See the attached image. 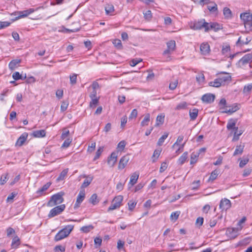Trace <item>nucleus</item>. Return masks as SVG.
Returning a JSON list of instances; mask_svg holds the SVG:
<instances>
[{"instance_id":"nucleus-1","label":"nucleus","mask_w":252,"mask_h":252,"mask_svg":"<svg viewBox=\"0 0 252 252\" xmlns=\"http://www.w3.org/2000/svg\"><path fill=\"white\" fill-rule=\"evenodd\" d=\"M74 228L73 225H67L61 230L55 236V241H60L69 235Z\"/></svg>"},{"instance_id":"nucleus-2","label":"nucleus","mask_w":252,"mask_h":252,"mask_svg":"<svg viewBox=\"0 0 252 252\" xmlns=\"http://www.w3.org/2000/svg\"><path fill=\"white\" fill-rule=\"evenodd\" d=\"M64 193L60 192L53 195L49 202L50 206H54L62 203L63 201V196Z\"/></svg>"},{"instance_id":"nucleus-3","label":"nucleus","mask_w":252,"mask_h":252,"mask_svg":"<svg viewBox=\"0 0 252 252\" xmlns=\"http://www.w3.org/2000/svg\"><path fill=\"white\" fill-rule=\"evenodd\" d=\"M123 200L122 195L116 196L113 200L111 205L108 208V211H111L119 208L122 205V202Z\"/></svg>"},{"instance_id":"nucleus-4","label":"nucleus","mask_w":252,"mask_h":252,"mask_svg":"<svg viewBox=\"0 0 252 252\" xmlns=\"http://www.w3.org/2000/svg\"><path fill=\"white\" fill-rule=\"evenodd\" d=\"M208 23L205 22L204 19L200 21L195 22L193 25L190 26V28L193 30H200L202 28L205 29L206 32H208Z\"/></svg>"},{"instance_id":"nucleus-5","label":"nucleus","mask_w":252,"mask_h":252,"mask_svg":"<svg viewBox=\"0 0 252 252\" xmlns=\"http://www.w3.org/2000/svg\"><path fill=\"white\" fill-rule=\"evenodd\" d=\"M252 60V54L249 53L243 56L237 63L239 67L243 68Z\"/></svg>"},{"instance_id":"nucleus-6","label":"nucleus","mask_w":252,"mask_h":252,"mask_svg":"<svg viewBox=\"0 0 252 252\" xmlns=\"http://www.w3.org/2000/svg\"><path fill=\"white\" fill-rule=\"evenodd\" d=\"M65 208V206L64 204H62L54 207L50 210L48 216V217L51 218L60 214L64 211Z\"/></svg>"},{"instance_id":"nucleus-7","label":"nucleus","mask_w":252,"mask_h":252,"mask_svg":"<svg viewBox=\"0 0 252 252\" xmlns=\"http://www.w3.org/2000/svg\"><path fill=\"white\" fill-rule=\"evenodd\" d=\"M167 49L164 51L163 55L170 57V55L174 51L176 47V42L174 40H170L167 42Z\"/></svg>"},{"instance_id":"nucleus-8","label":"nucleus","mask_w":252,"mask_h":252,"mask_svg":"<svg viewBox=\"0 0 252 252\" xmlns=\"http://www.w3.org/2000/svg\"><path fill=\"white\" fill-rule=\"evenodd\" d=\"M242 230V227L229 228L226 230V234L231 238L234 239L237 236L238 232Z\"/></svg>"},{"instance_id":"nucleus-9","label":"nucleus","mask_w":252,"mask_h":252,"mask_svg":"<svg viewBox=\"0 0 252 252\" xmlns=\"http://www.w3.org/2000/svg\"><path fill=\"white\" fill-rule=\"evenodd\" d=\"M118 152H112L111 155L108 157L107 160V163L110 167H113L114 166L117 161Z\"/></svg>"},{"instance_id":"nucleus-10","label":"nucleus","mask_w":252,"mask_h":252,"mask_svg":"<svg viewBox=\"0 0 252 252\" xmlns=\"http://www.w3.org/2000/svg\"><path fill=\"white\" fill-rule=\"evenodd\" d=\"M85 197V190L81 189L80 191V192L77 196L76 202L74 206V209H77L80 206V204L83 202Z\"/></svg>"},{"instance_id":"nucleus-11","label":"nucleus","mask_w":252,"mask_h":252,"mask_svg":"<svg viewBox=\"0 0 252 252\" xmlns=\"http://www.w3.org/2000/svg\"><path fill=\"white\" fill-rule=\"evenodd\" d=\"M243 20L245 28L249 31H252V17H240Z\"/></svg>"},{"instance_id":"nucleus-12","label":"nucleus","mask_w":252,"mask_h":252,"mask_svg":"<svg viewBox=\"0 0 252 252\" xmlns=\"http://www.w3.org/2000/svg\"><path fill=\"white\" fill-rule=\"evenodd\" d=\"M231 203L230 201L226 198L222 199L220 203V208L222 210H227L230 208Z\"/></svg>"},{"instance_id":"nucleus-13","label":"nucleus","mask_w":252,"mask_h":252,"mask_svg":"<svg viewBox=\"0 0 252 252\" xmlns=\"http://www.w3.org/2000/svg\"><path fill=\"white\" fill-rule=\"evenodd\" d=\"M215 95L212 94H206L202 95L201 100L206 103H211L214 102Z\"/></svg>"},{"instance_id":"nucleus-14","label":"nucleus","mask_w":252,"mask_h":252,"mask_svg":"<svg viewBox=\"0 0 252 252\" xmlns=\"http://www.w3.org/2000/svg\"><path fill=\"white\" fill-rule=\"evenodd\" d=\"M223 75H220L218 77L223 86L225 85L227 83L230 82L231 80V77L228 73L224 72Z\"/></svg>"},{"instance_id":"nucleus-15","label":"nucleus","mask_w":252,"mask_h":252,"mask_svg":"<svg viewBox=\"0 0 252 252\" xmlns=\"http://www.w3.org/2000/svg\"><path fill=\"white\" fill-rule=\"evenodd\" d=\"M129 160V157L128 155H126L122 157L119 163L118 169L119 170H122L125 168V167L127 164Z\"/></svg>"},{"instance_id":"nucleus-16","label":"nucleus","mask_w":252,"mask_h":252,"mask_svg":"<svg viewBox=\"0 0 252 252\" xmlns=\"http://www.w3.org/2000/svg\"><path fill=\"white\" fill-rule=\"evenodd\" d=\"M34 11L33 8H30L28 10L20 11H16L13 12L11 15H14V16H28L31 14H32Z\"/></svg>"},{"instance_id":"nucleus-17","label":"nucleus","mask_w":252,"mask_h":252,"mask_svg":"<svg viewBox=\"0 0 252 252\" xmlns=\"http://www.w3.org/2000/svg\"><path fill=\"white\" fill-rule=\"evenodd\" d=\"M22 17H16L14 19H12L10 21H0V30L4 29L8 26H9L13 22L19 19L20 18Z\"/></svg>"},{"instance_id":"nucleus-18","label":"nucleus","mask_w":252,"mask_h":252,"mask_svg":"<svg viewBox=\"0 0 252 252\" xmlns=\"http://www.w3.org/2000/svg\"><path fill=\"white\" fill-rule=\"evenodd\" d=\"M28 134L27 132H24L18 138L17 140L16 145L19 146H22L26 141Z\"/></svg>"},{"instance_id":"nucleus-19","label":"nucleus","mask_w":252,"mask_h":252,"mask_svg":"<svg viewBox=\"0 0 252 252\" xmlns=\"http://www.w3.org/2000/svg\"><path fill=\"white\" fill-rule=\"evenodd\" d=\"M21 62L20 59H15L12 60L8 64V67L10 70H13L18 66V64Z\"/></svg>"},{"instance_id":"nucleus-20","label":"nucleus","mask_w":252,"mask_h":252,"mask_svg":"<svg viewBox=\"0 0 252 252\" xmlns=\"http://www.w3.org/2000/svg\"><path fill=\"white\" fill-rule=\"evenodd\" d=\"M200 51L203 55H207L210 52V46L208 43H202L200 47Z\"/></svg>"},{"instance_id":"nucleus-21","label":"nucleus","mask_w":252,"mask_h":252,"mask_svg":"<svg viewBox=\"0 0 252 252\" xmlns=\"http://www.w3.org/2000/svg\"><path fill=\"white\" fill-rule=\"evenodd\" d=\"M139 177V174L136 172L131 175L130 178V181L128 183L129 188L132 187L136 182Z\"/></svg>"},{"instance_id":"nucleus-22","label":"nucleus","mask_w":252,"mask_h":252,"mask_svg":"<svg viewBox=\"0 0 252 252\" xmlns=\"http://www.w3.org/2000/svg\"><path fill=\"white\" fill-rule=\"evenodd\" d=\"M208 31L211 30L217 31L221 29V25L217 23H208Z\"/></svg>"},{"instance_id":"nucleus-23","label":"nucleus","mask_w":252,"mask_h":252,"mask_svg":"<svg viewBox=\"0 0 252 252\" xmlns=\"http://www.w3.org/2000/svg\"><path fill=\"white\" fill-rule=\"evenodd\" d=\"M236 124V120H230L227 124V128L229 130L233 129L235 130H238V127H235V125Z\"/></svg>"},{"instance_id":"nucleus-24","label":"nucleus","mask_w":252,"mask_h":252,"mask_svg":"<svg viewBox=\"0 0 252 252\" xmlns=\"http://www.w3.org/2000/svg\"><path fill=\"white\" fill-rule=\"evenodd\" d=\"M51 185V183L50 182L47 183L41 189L36 191V194L39 196L42 195L43 192L50 187Z\"/></svg>"},{"instance_id":"nucleus-25","label":"nucleus","mask_w":252,"mask_h":252,"mask_svg":"<svg viewBox=\"0 0 252 252\" xmlns=\"http://www.w3.org/2000/svg\"><path fill=\"white\" fill-rule=\"evenodd\" d=\"M32 135L35 137H43L46 135V131L44 129L35 130L33 132Z\"/></svg>"},{"instance_id":"nucleus-26","label":"nucleus","mask_w":252,"mask_h":252,"mask_svg":"<svg viewBox=\"0 0 252 252\" xmlns=\"http://www.w3.org/2000/svg\"><path fill=\"white\" fill-rule=\"evenodd\" d=\"M20 245V240L17 236L13 237L11 246L12 248L16 249Z\"/></svg>"},{"instance_id":"nucleus-27","label":"nucleus","mask_w":252,"mask_h":252,"mask_svg":"<svg viewBox=\"0 0 252 252\" xmlns=\"http://www.w3.org/2000/svg\"><path fill=\"white\" fill-rule=\"evenodd\" d=\"M188 158V153L187 152H184L182 155L179 158L178 160V163L180 165L183 164Z\"/></svg>"},{"instance_id":"nucleus-28","label":"nucleus","mask_w":252,"mask_h":252,"mask_svg":"<svg viewBox=\"0 0 252 252\" xmlns=\"http://www.w3.org/2000/svg\"><path fill=\"white\" fill-rule=\"evenodd\" d=\"M165 115L164 114H160L158 115L156 118V126H158L162 125L164 121Z\"/></svg>"},{"instance_id":"nucleus-29","label":"nucleus","mask_w":252,"mask_h":252,"mask_svg":"<svg viewBox=\"0 0 252 252\" xmlns=\"http://www.w3.org/2000/svg\"><path fill=\"white\" fill-rule=\"evenodd\" d=\"M245 145L244 144H240L236 146V149L233 153V156H235L237 155H241L242 154Z\"/></svg>"},{"instance_id":"nucleus-30","label":"nucleus","mask_w":252,"mask_h":252,"mask_svg":"<svg viewBox=\"0 0 252 252\" xmlns=\"http://www.w3.org/2000/svg\"><path fill=\"white\" fill-rule=\"evenodd\" d=\"M68 171V168H66V169H64V170H63L62 171V172L60 174L59 177L57 178V180H56L57 181L60 182L61 181L63 180L64 179V178H65V177L66 176Z\"/></svg>"},{"instance_id":"nucleus-31","label":"nucleus","mask_w":252,"mask_h":252,"mask_svg":"<svg viewBox=\"0 0 252 252\" xmlns=\"http://www.w3.org/2000/svg\"><path fill=\"white\" fill-rule=\"evenodd\" d=\"M209 85L210 86L218 88L220 86H223L222 83H221L218 78L215 79L214 81H211L209 83Z\"/></svg>"},{"instance_id":"nucleus-32","label":"nucleus","mask_w":252,"mask_h":252,"mask_svg":"<svg viewBox=\"0 0 252 252\" xmlns=\"http://www.w3.org/2000/svg\"><path fill=\"white\" fill-rule=\"evenodd\" d=\"M150 121V114L149 113H147L145 115V117L144 119L141 123V126H148L149 125V123Z\"/></svg>"},{"instance_id":"nucleus-33","label":"nucleus","mask_w":252,"mask_h":252,"mask_svg":"<svg viewBox=\"0 0 252 252\" xmlns=\"http://www.w3.org/2000/svg\"><path fill=\"white\" fill-rule=\"evenodd\" d=\"M240 109L239 105L237 104H234L232 106H229V110H228L227 112H228V114H231Z\"/></svg>"},{"instance_id":"nucleus-34","label":"nucleus","mask_w":252,"mask_h":252,"mask_svg":"<svg viewBox=\"0 0 252 252\" xmlns=\"http://www.w3.org/2000/svg\"><path fill=\"white\" fill-rule=\"evenodd\" d=\"M198 113V110L196 108H194L192 110H190L189 113L190 119L192 120H194L197 117Z\"/></svg>"},{"instance_id":"nucleus-35","label":"nucleus","mask_w":252,"mask_h":252,"mask_svg":"<svg viewBox=\"0 0 252 252\" xmlns=\"http://www.w3.org/2000/svg\"><path fill=\"white\" fill-rule=\"evenodd\" d=\"M199 153H195V152H193L191 154L190 161V164H193L196 162V161L197 160V158L199 156Z\"/></svg>"},{"instance_id":"nucleus-36","label":"nucleus","mask_w":252,"mask_h":252,"mask_svg":"<svg viewBox=\"0 0 252 252\" xmlns=\"http://www.w3.org/2000/svg\"><path fill=\"white\" fill-rule=\"evenodd\" d=\"M12 77L15 80L19 79L25 80L26 78V74L25 75L24 78H23L22 75L19 72H15L12 74Z\"/></svg>"},{"instance_id":"nucleus-37","label":"nucleus","mask_w":252,"mask_h":252,"mask_svg":"<svg viewBox=\"0 0 252 252\" xmlns=\"http://www.w3.org/2000/svg\"><path fill=\"white\" fill-rule=\"evenodd\" d=\"M219 173V171L216 169L214 171H213L211 174V175L208 179V182H210V181H214V180H215L218 174Z\"/></svg>"},{"instance_id":"nucleus-38","label":"nucleus","mask_w":252,"mask_h":252,"mask_svg":"<svg viewBox=\"0 0 252 252\" xmlns=\"http://www.w3.org/2000/svg\"><path fill=\"white\" fill-rule=\"evenodd\" d=\"M105 10L106 14H109L114 11V8L112 4H107L105 7Z\"/></svg>"},{"instance_id":"nucleus-39","label":"nucleus","mask_w":252,"mask_h":252,"mask_svg":"<svg viewBox=\"0 0 252 252\" xmlns=\"http://www.w3.org/2000/svg\"><path fill=\"white\" fill-rule=\"evenodd\" d=\"M94 229V226L92 225H89L87 226H84L80 228V231L87 233L89 232L91 230Z\"/></svg>"},{"instance_id":"nucleus-40","label":"nucleus","mask_w":252,"mask_h":252,"mask_svg":"<svg viewBox=\"0 0 252 252\" xmlns=\"http://www.w3.org/2000/svg\"><path fill=\"white\" fill-rule=\"evenodd\" d=\"M91 101L90 102V106L92 108L95 107L98 103L99 98L97 97H90Z\"/></svg>"},{"instance_id":"nucleus-41","label":"nucleus","mask_w":252,"mask_h":252,"mask_svg":"<svg viewBox=\"0 0 252 252\" xmlns=\"http://www.w3.org/2000/svg\"><path fill=\"white\" fill-rule=\"evenodd\" d=\"M92 180H93L92 177H89V178L86 179L84 181V182L81 186V189H84V188L87 187L91 184Z\"/></svg>"},{"instance_id":"nucleus-42","label":"nucleus","mask_w":252,"mask_h":252,"mask_svg":"<svg viewBox=\"0 0 252 252\" xmlns=\"http://www.w3.org/2000/svg\"><path fill=\"white\" fill-rule=\"evenodd\" d=\"M142 61V60L140 58L133 59L129 62V64L131 66H135L137 64L141 63Z\"/></svg>"},{"instance_id":"nucleus-43","label":"nucleus","mask_w":252,"mask_h":252,"mask_svg":"<svg viewBox=\"0 0 252 252\" xmlns=\"http://www.w3.org/2000/svg\"><path fill=\"white\" fill-rule=\"evenodd\" d=\"M90 202L93 205H96L98 203L97 196L96 194H93L90 198Z\"/></svg>"},{"instance_id":"nucleus-44","label":"nucleus","mask_w":252,"mask_h":252,"mask_svg":"<svg viewBox=\"0 0 252 252\" xmlns=\"http://www.w3.org/2000/svg\"><path fill=\"white\" fill-rule=\"evenodd\" d=\"M113 43L114 46L119 49L122 48V44L121 41L119 39H115L113 40Z\"/></svg>"},{"instance_id":"nucleus-45","label":"nucleus","mask_w":252,"mask_h":252,"mask_svg":"<svg viewBox=\"0 0 252 252\" xmlns=\"http://www.w3.org/2000/svg\"><path fill=\"white\" fill-rule=\"evenodd\" d=\"M168 134L165 133L161 137H160L158 142V145L161 146L164 142L165 139L168 137Z\"/></svg>"},{"instance_id":"nucleus-46","label":"nucleus","mask_w":252,"mask_h":252,"mask_svg":"<svg viewBox=\"0 0 252 252\" xmlns=\"http://www.w3.org/2000/svg\"><path fill=\"white\" fill-rule=\"evenodd\" d=\"M187 103L186 102H182L179 103L175 108L176 110H179L181 109H184L187 107Z\"/></svg>"},{"instance_id":"nucleus-47","label":"nucleus","mask_w":252,"mask_h":252,"mask_svg":"<svg viewBox=\"0 0 252 252\" xmlns=\"http://www.w3.org/2000/svg\"><path fill=\"white\" fill-rule=\"evenodd\" d=\"M8 174H4L1 175L0 179V184L1 185H4L7 182Z\"/></svg>"},{"instance_id":"nucleus-48","label":"nucleus","mask_w":252,"mask_h":252,"mask_svg":"<svg viewBox=\"0 0 252 252\" xmlns=\"http://www.w3.org/2000/svg\"><path fill=\"white\" fill-rule=\"evenodd\" d=\"M252 89V83L245 85L243 89L244 93H249Z\"/></svg>"},{"instance_id":"nucleus-49","label":"nucleus","mask_w":252,"mask_h":252,"mask_svg":"<svg viewBox=\"0 0 252 252\" xmlns=\"http://www.w3.org/2000/svg\"><path fill=\"white\" fill-rule=\"evenodd\" d=\"M72 139L71 138H67L64 140L63 144L62 145V148H67L70 145L71 143Z\"/></svg>"},{"instance_id":"nucleus-50","label":"nucleus","mask_w":252,"mask_h":252,"mask_svg":"<svg viewBox=\"0 0 252 252\" xmlns=\"http://www.w3.org/2000/svg\"><path fill=\"white\" fill-rule=\"evenodd\" d=\"M243 131L242 130H240L239 132H237V130H235L232 140L234 141L238 140L239 138V136L243 133Z\"/></svg>"},{"instance_id":"nucleus-51","label":"nucleus","mask_w":252,"mask_h":252,"mask_svg":"<svg viewBox=\"0 0 252 252\" xmlns=\"http://www.w3.org/2000/svg\"><path fill=\"white\" fill-rule=\"evenodd\" d=\"M178 83V80H174L173 81L171 82L169 84V89L171 90H174L177 87V84Z\"/></svg>"},{"instance_id":"nucleus-52","label":"nucleus","mask_w":252,"mask_h":252,"mask_svg":"<svg viewBox=\"0 0 252 252\" xmlns=\"http://www.w3.org/2000/svg\"><path fill=\"white\" fill-rule=\"evenodd\" d=\"M230 46L228 45H226L225 46H222L221 52H222V54L225 55L226 56L227 55L226 54L229 53L230 52Z\"/></svg>"},{"instance_id":"nucleus-53","label":"nucleus","mask_w":252,"mask_h":252,"mask_svg":"<svg viewBox=\"0 0 252 252\" xmlns=\"http://www.w3.org/2000/svg\"><path fill=\"white\" fill-rule=\"evenodd\" d=\"M184 136L181 135L178 136L176 142L172 145V148H174L176 145H180V143L183 140Z\"/></svg>"},{"instance_id":"nucleus-54","label":"nucleus","mask_w":252,"mask_h":252,"mask_svg":"<svg viewBox=\"0 0 252 252\" xmlns=\"http://www.w3.org/2000/svg\"><path fill=\"white\" fill-rule=\"evenodd\" d=\"M137 110L136 109H134L133 110H132L129 116V119L132 120L133 119L136 118L137 116Z\"/></svg>"},{"instance_id":"nucleus-55","label":"nucleus","mask_w":252,"mask_h":252,"mask_svg":"<svg viewBox=\"0 0 252 252\" xmlns=\"http://www.w3.org/2000/svg\"><path fill=\"white\" fill-rule=\"evenodd\" d=\"M126 146V142L124 140H122L120 141L117 146V149L119 150L122 151L123 150V149L125 148Z\"/></svg>"},{"instance_id":"nucleus-56","label":"nucleus","mask_w":252,"mask_h":252,"mask_svg":"<svg viewBox=\"0 0 252 252\" xmlns=\"http://www.w3.org/2000/svg\"><path fill=\"white\" fill-rule=\"evenodd\" d=\"M136 203H137L136 202L132 200L129 201L128 203V209L130 211L133 210V209L135 207Z\"/></svg>"},{"instance_id":"nucleus-57","label":"nucleus","mask_w":252,"mask_h":252,"mask_svg":"<svg viewBox=\"0 0 252 252\" xmlns=\"http://www.w3.org/2000/svg\"><path fill=\"white\" fill-rule=\"evenodd\" d=\"M180 215V212H172L170 215V219L171 220H177Z\"/></svg>"},{"instance_id":"nucleus-58","label":"nucleus","mask_w":252,"mask_h":252,"mask_svg":"<svg viewBox=\"0 0 252 252\" xmlns=\"http://www.w3.org/2000/svg\"><path fill=\"white\" fill-rule=\"evenodd\" d=\"M68 106V102L67 101H64L62 102L61 106V110L62 112L65 111Z\"/></svg>"},{"instance_id":"nucleus-59","label":"nucleus","mask_w":252,"mask_h":252,"mask_svg":"<svg viewBox=\"0 0 252 252\" xmlns=\"http://www.w3.org/2000/svg\"><path fill=\"white\" fill-rule=\"evenodd\" d=\"M196 79L198 83L203 82L204 81L205 77L203 74H198L196 77Z\"/></svg>"},{"instance_id":"nucleus-60","label":"nucleus","mask_w":252,"mask_h":252,"mask_svg":"<svg viewBox=\"0 0 252 252\" xmlns=\"http://www.w3.org/2000/svg\"><path fill=\"white\" fill-rule=\"evenodd\" d=\"M103 147H99V148L97 150L95 153V156L94 158V160H96L99 158L100 156L101 155L103 151Z\"/></svg>"},{"instance_id":"nucleus-61","label":"nucleus","mask_w":252,"mask_h":252,"mask_svg":"<svg viewBox=\"0 0 252 252\" xmlns=\"http://www.w3.org/2000/svg\"><path fill=\"white\" fill-rule=\"evenodd\" d=\"M77 74H73L72 75L70 76V82L72 85H74L76 83Z\"/></svg>"},{"instance_id":"nucleus-62","label":"nucleus","mask_w":252,"mask_h":252,"mask_svg":"<svg viewBox=\"0 0 252 252\" xmlns=\"http://www.w3.org/2000/svg\"><path fill=\"white\" fill-rule=\"evenodd\" d=\"M208 9L211 12H216L218 9L217 5L214 3L213 6L208 5Z\"/></svg>"},{"instance_id":"nucleus-63","label":"nucleus","mask_w":252,"mask_h":252,"mask_svg":"<svg viewBox=\"0 0 252 252\" xmlns=\"http://www.w3.org/2000/svg\"><path fill=\"white\" fill-rule=\"evenodd\" d=\"M167 163L166 162H163L161 163V166L159 169V172L160 173L163 172L167 168Z\"/></svg>"},{"instance_id":"nucleus-64","label":"nucleus","mask_w":252,"mask_h":252,"mask_svg":"<svg viewBox=\"0 0 252 252\" xmlns=\"http://www.w3.org/2000/svg\"><path fill=\"white\" fill-rule=\"evenodd\" d=\"M69 134V131L66 129H64L61 135V138L62 139H65L68 136Z\"/></svg>"}]
</instances>
